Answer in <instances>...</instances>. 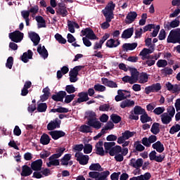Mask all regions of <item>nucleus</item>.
I'll return each mask as SVG.
<instances>
[{
    "instance_id": "nucleus-18",
    "label": "nucleus",
    "mask_w": 180,
    "mask_h": 180,
    "mask_svg": "<svg viewBox=\"0 0 180 180\" xmlns=\"http://www.w3.org/2000/svg\"><path fill=\"white\" fill-rule=\"evenodd\" d=\"M32 88V82L27 81L24 84V87L21 90V96H26L29 94V89Z\"/></svg>"
},
{
    "instance_id": "nucleus-46",
    "label": "nucleus",
    "mask_w": 180,
    "mask_h": 180,
    "mask_svg": "<svg viewBox=\"0 0 180 180\" xmlns=\"http://www.w3.org/2000/svg\"><path fill=\"white\" fill-rule=\"evenodd\" d=\"M38 112L43 113L47 110V103H40L37 106Z\"/></svg>"
},
{
    "instance_id": "nucleus-23",
    "label": "nucleus",
    "mask_w": 180,
    "mask_h": 180,
    "mask_svg": "<svg viewBox=\"0 0 180 180\" xmlns=\"http://www.w3.org/2000/svg\"><path fill=\"white\" fill-rule=\"evenodd\" d=\"M64 151H65V148H59L56 153H55L52 155H51L49 158V161H51L52 160H57V158H60V157L61 155H63V154L64 153Z\"/></svg>"
},
{
    "instance_id": "nucleus-8",
    "label": "nucleus",
    "mask_w": 180,
    "mask_h": 180,
    "mask_svg": "<svg viewBox=\"0 0 180 180\" xmlns=\"http://www.w3.org/2000/svg\"><path fill=\"white\" fill-rule=\"evenodd\" d=\"M87 124L90 127H94V129H96V130H99V129L102 127V124L101 122L98 121L96 118L88 119Z\"/></svg>"
},
{
    "instance_id": "nucleus-42",
    "label": "nucleus",
    "mask_w": 180,
    "mask_h": 180,
    "mask_svg": "<svg viewBox=\"0 0 180 180\" xmlns=\"http://www.w3.org/2000/svg\"><path fill=\"white\" fill-rule=\"evenodd\" d=\"M116 146V143L115 142H105L104 143V148L105 150V154H109V151L112 149V147Z\"/></svg>"
},
{
    "instance_id": "nucleus-47",
    "label": "nucleus",
    "mask_w": 180,
    "mask_h": 180,
    "mask_svg": "<svg viewBox=\"0 0 180 180\" xmlns=\"http://www.w3.org/2000/svg\"><path fill=\"white\" fill-rule=\"evenodd\" d=\"M92 129H91L90 126L83 124L80 127L79 131L82 133H92Z\"/></svg>"
},
{
    "instance_id": "nucleus-13",
    "label": "nucleus",
    "mask_w": 180,
    "mask_h": 180,
    "mask_svg": "<svg viewBox=\"0 0 180 180\" xmlns=\"http://www.w3.org/2000/svg\"><path fill=\"white\" fill-rule=\"evenodd\" d=\"M49 134L51 136L53 140H58V139L65 136V132L63 131H51L49 132Z\"/></svg>"
},
{
    "instance_id": "nucleus-6",
    "label": "nucleus",
    "mask_w": 180,
    "mask_h": 180,
    "mask_svg": "<svg viewBox=\"0 0 180 180\" xmlns=\"http://www.w3.org/2000/svg\"><path fill=\"white\" fill-rule=\"evenodd\" d=\"M136 134L134 131H130L129 130H126L122 134V136L117 139L118 144H123L126 140H129L131 137H133Z\"/></svg>"
},
{
    "instance_id": "nucleus-43",
    "label": "nucleus",
    "mask_w": 180,
    "mask_h": 180,
    "mask_svg": "<svg viewBox=\"0 0 180 180\" xmlns=\"http://www.w3.org/2000/svg\"><path fill=\"white\" fill-rule=\"evenodd\" d=\"M152 120L151 117L148 116V114L146 111L141 115V123H147V122H151Z\"/></svg>"
},
{
    "instance_id": "nucleus-54",
    "label": "nucleus",
    "mask_w": 180,
    "mask_h": 180,
    "mask_svg": "<svg viewBox=\"0 0 180 180\" xmlns=\"http://www.w3.org/2000/svg\"><path fill=\"white\" fill-rule=\"evenodd\" d=\"M111 120L113 123L117 124L122 121V117L116 114L111 115Z\"/></svg>"
},
{
    "instance_id": "nucleus-34",
    "label": "nucleus",
    "mask_w": 180,
    "mask_h": 180,
    "mask_svg": "<svg viewBox=\"0 0 180 180\" xmlns=\"http://www.w3.org/2000/svg\"><path fill=\"white\" fill-rule=\"evenodd\" d=\"M138 79L139 84H146L148 82V75L146 72H142Z\"/></svg>"
},
{
    "instance_id": "nucleus-16",
    "label": "nucleus",
    "mask_w": 180,
    "mask_h": 180,
    "mask_svg": "<svg viewBox=\"0 0 180 180\" xmlns=\"http://www.w3.org/2000/svg\"><path fill=\"white\" fill-rule=\"evenodd\" d=\"M120 45V41L119 39L115 40L114 39H108L105 44L106 47L109 49H113Z\"/></svg>"
},
{
    "instance_id": "nucleus-30",
    "label": "nucleus",
    "mask_w": 180,
    "mask_h": 180,
    "mask_svg": "<svg viewBox=\"0 0 180 180\" xmlns=\"http://www.w3.org/2000/svg\"><path fill=\"white\" fill-rule=\"evenodd\" d=\"M33 57V52H32L30 50L27 51V53H24L22 56H21V60L23 61V63H27L29 60H31V58Z\"/></svg>"
},
{
    "instance_id": "nucleus-2",
    "label": "nucleus",
    "mask_w": 180,
    "mask_h": 180,
    "mask_svg": "<svg viewBox=\"0 0 180 180\" xmlns=\"http://www.w3.org/2000/svg\"><path fill=\"white\" fill-rule=\"evenodd\" d=\"M110 175V172L108 170L102 172H90L89 173V178L96 180H108V176Z\"/></svg>"
},
{
    "instance_id": "nucleus-33",
    "label": "nucleus",
    "mask_w": 180,
    "mask_h": 180,
    "mask_svg": "<svg viewBox=\"0 0 180 180\" xmlns=\"http://www.w3.org/2000/svg\"><path fill=\"white\" fill-rule=\"evenodd\" d=\"M150 131L151 133H153V134L157 135L160 133V123L158 122H154L152 124L151 129H150Z\"/></svg>"
},
{
    "instance_id": "nucleus-62",
    "label": "nucleus",
    "mask_w": 180,
    "mask_h": 180,
    "mask_svg": "<svg viewBox=\"0 0 180 180\" xmlns=\"http://www.w3.org/2000/svg\"><path fill=\"white\" fill-rule=\"evenodd\" d=\"M73 151H82L84 150V145L83 144H77L73 146Z\"/></svg>"
},
{
    "instance_id": "nucleus-21",
    "label": "nucleus",
    "mask_w": 180,
    "mask_h": 180,
    "mask_svg": "<svg viewBox=\"0 0 180 180\" xmlns=\"http://www.w3.org/2000/svg\"><path fill=\"white\" fill-rule=\"evenodd\" d=\"M121 151H123V149L122 148V146H115L110 149L109 151V155L111 157H115L117 154L120 153Z\"/></svg>"
},
{
    "instance_id": "nucleus-56",
    "label": "nucleus",
    "mask_w": 180,
    "mask_h": 180,
    "mask_svg": "<svg viewBox=\"0 0 180 180\" xmlns=\"http://www.w3.org/2000/svg\"><path fill=\"white\" fill-rule=\"evenodd\" d=\"M13 65V57L10 56L7 59V62L6 63V67L9 68V70H12V67Z\"/></svg>"
},
{
    "instance_id": "nucleus-22",
    "label": "nucleus",
    "mask_w": 180,
    "mask_h": 180,
    "mask_svg": "<svg viewBox=\"0 0 180 180\" xmlns=\"http://www.w3.org/2000/svg\"><path fill=\"white\" fill-rule=\"evenodd\" d=\"M152 147L154 150H156L158 153H162L165 148H164V145L161 143V141H158L152 145Z\"/></svg>"
},
{
    "instance_id": "nucleus-28",
    "label": "nucleus",
    "mask_w": 180,
    "mask_h": 180,
    "mask_svg": "<svg viewBox=\"0 0 180 180\" xmlns=\"http://www.w3.org/2000/svg\"><path fill=\"white\" fill-rule=\"evenodd\" d=\"M137 47V43L134 42L132 44H124L122 45V50L124 51H129L131 50H134Z\"/></svg>"
},
{
    "instance_id": "nucleus-7",
    "label": "nucleus",
    "mask_w": 180,
    "mask_h": 180,
    "mask_svg": "<svg viewBox=\"0 0 180 180\" xmlns=\"http://www.w3.org/2000/svg\"><path fill=\"white\" fill-rule=\"evenodd\" d=\"M82 36H86L84 37L89 39V40H98V37H96V34H95V32H94V30L91 29V27H87L84 30H82Z\"/></svg>"
},
{
    "instance_id": "nucleus-26",
    "label": "nucleus",
    "mask_w": 180,
    "mask_h": 180,
    "mask_svg": "<svg viewBox=\"0 0 180 180\" xmlns=\"http://www.w3.org/2000/svg\"><path fill=\"white\" fill-rule=\"evenodd\" d=\"M134 105V101L126 99L120 103V108L124 109L125 108H131Z\"/></svg>"
},
{
    "instance_id": "nucleus-63",
    "label": "nucleus",
    "mask_w": 180,
    "mask_h": 180,
    "mask_svg": "<svg viewBox=\"0 0 180 180\" xmlns=\"http://www.w3.org/2000/svg\"><path fill=\"white\" fill-rule=\"evenodd\" d=\"M152 88L153 89V92H158V91H161V84H152Z\"/></svg>"
},
{
    "instance_id": "nucleus-10",
    "label": "nucleus",
    "mask_w": 180,
    "mask_h": 180,
    "mask_svg": "<svg viewBox=\"0 0 180 180\" xmlns=\"http://www.w3.org/2000/svg\"><path fill=\"white\" fill-rule=\"evenodd\" d=\"M121 153H118L115 155V160L117 162H122L124 160V156L127 155L129 153V148H122V151L120 152Z\"/></svg>"
},
{
    "instance_id": "nucleus-17",
    "label": "nucleus",
    "mask_w": 180,
    "mask_h": 180,
    "mask_svg": "<svg viewBox=\"0 0 180 180\" xmlns=\"http://www.w3.org/2000/svg\"><path fill=\"white\" fill-rule=\"evenodd\" d=\"M160 119L163 124H169L172 122V117L168 115V112H164L160 115Z\"/></svg>"
},
{
    "instance_id": "nucleus-36",
    "label": "nucleus",
    "mask_w": 180,
    "mask_h": 180,
    "mask_svg": "<svg viewBox=\"0 0 180 180\" xmlns=\"http://www.w3.org/2000/svg\"><path fill=\"white\" fill-rule=\"evenodd\" d=\"M56 13H58V15H61L63 18H65V16L68 15V11H67V7L65 6H59L56 11Z\"/></svg>"
},
{
    "instance_id": "nucleus-24",
    "label": "nucleus",
    "mask_w": 180,
    "mask_h": 180,
    "mask_svg": "<svg viewBox=\"0 0 180 180\" xmlns=\"http://www.w3.org/2000/svg\"><path fill=\"white\" fill-rule=\"evenodd\" d=\"M78 102L79 103H82V102H86L89 101V97L88 96L87 92H80L78 94Z\"/></svg>"
},
{
    "instance_id": "nucleus-50",
    "label": "nucleus",
    "mask_w": 180,
    "mask_h": 180,
    "mask_svg": "<svg viewBox=\"0 0 180 180\" xmlns=\"http://www.w3.org/2000/svg\"><path fill=\"white\" fill-rule=\"evenodd\" d=\"M179 130H180V125L179 124H176L170 128L169 133L170 134H175V133H178Z\"/></svg>"
},
{
    "instance_id": "nucleus-59",
    "label": "nucleus",
    "mask_w": 180,
    "mask_h": 180,
    "mask_svg": "<svg viewBox=\"0 0 180 180\" xmlns=\"http://www.w3.org/2000/svg\"><path fill=\"white\" fill-rule=\"evenodd\" d=\"M65 91L66 92H68V94H74V92H75V87L74 86V85L70 84V85H67L65 86Z\"/></svg>"
},
{
    "instance_id": "nucleus-11",
    "label": "nucleus",
    "mask_w": 180,
    "mask_h": 180,
    "mask_svg": "<svg viewBox=\"0 0 180 180\" xmlns=\"http://www.w3.org/2000/svg\"><path fill=\"white\" fill-rule=\"evenodd\" d=\"M43 167V160L38 159L31 163V169L32 171H41Z\"/></svg>"
},
{
    "instance_id": "nucleus-38",
    "label": "nucleus",
    "mask_w": 180,
    "mask_h": 180,
    "mask_svg": "<svg viewBox=\"0 0 180 180\" xmlns=\"http://www.w3.org/2000/svg\"><path fill=\"white\" fill-rule=\"evenodd\" d=\"M38 24V27L40 29L41 27H46V20L43 18L42 16L39 15L35 18Z\"/></svg>"
},
{
    "instance_id": "nucleus-57",
    "label": "nucleus",
    "mask_w": 180,
    "mask_h": 180,
    "mask_svg": "<svg viewBox=\"0 0 180 180\" xmlns=\"http://www.w3.org/2000/svg\"><path fill=\"white\" fill-rule=\"evenodd\" d=\"M74 98H75V94L66 95L65 96V103H71L74 101Z\"/></svg>"
},
{
    "instance_id": "nucleus-14",
    "label": "nucleus",
    "mask_w": 180,
    "mask_h": 180,
    "mask_svg": "<svg viewBox=\"0 0 180 180\" xmlns=\"http://www.w3.org/2000/svg\"><path fill=\"white\" fill-rule=\"evenodd\" d=\"M33 174L32 167L25 165L22 167V172L20 173L21 176H30Z\"/></svg>"
},
{
    "instance_id": "nucleus-3",
    "label": "nucleus",
    "mask_w": 180,
    "mask_h": 180,
    "mask_svg": "<svg viewBox=\"0 0 180 180\" xmlns=\"http://www.w3.org/2000/svg\"><path fill=\"white\" fill-rule=\"evenodd\" d=\"M145 112L146 110L144 108L136 105L134 108V112H131V115H129V119H131V120H139V115H143Z\"/></svg>"
},
{
    "instance_id": "nucleus-29",
    "label": "nucleus",
    "mask_w": 180,
    "mask_h": 180,
    "mask_svg": "<svg viewBox=\"0 0 180 180\" xmlns=\"http://www.w3.org/2000/svg\"><path fill=\"white\" fill-rule=\"evenodd\" d=\"M137 18V13L136 11H131L127 15V23H133L136 18Z\"/></svg>"
},
{
    "instance_id": "nucleus-32",
    "label": "nucleus",
    "mask_w": 180,
    "mask_h": 180,
    "mask_svg": "<svg viewBox=\"0 0 180 180\" xmlns=\"http://www.w3.org/2000/svg\"><path fill=\"white\" fill-rule=\"evenodd\" d=\"M117 94L121 96L124 101V99H127V98H130L131 96L130 91L127 90L120 89L117 91Z\"/></svg>"
},
{
    "instance_id": "nucleus-19",
    "label": "nucleus",
    "mask_w": 180,
    "mask_h": 180,
    "mask_svg": "<svg viewBox=\"0 0 180 180\" xmlns=\"http://www.w3.org/2000/svg\"><path fill=\"white\" fill-rule=\"evenodd\" d=\"M37 53H39L43 58H47L49 57V52L44 46L41 48V45H39L37 48Z\"/></svg>"
},
{
    "instance_id": "nucleus-52",
    "label": "nucleus",
    "mask_w": 180,
    "mask_h": 180,
    "mask_svg": "<svg viewBox=\"0 0 180 180\" xmlns=\"http://www.w3.org/2000/svg\"><path fill=\"white\" fill-rule=\"evenodd\" d=\"M164 112H165V107H158L153 110V113L158 115L164 114Z\"/></svg>"
},
{
    "instance_id": "nucleus-5",
    "label": "nucleus",
    "mask_w": 180,
    "mask_h": 180,
    "mask_svg": "<svg viewBox=\"0 0 180 180\" xmlns=\"http://www.w3.org/2000/svg\"><path fill=\"white\" fill-rule=\"evenodd\" d=\"M23 36L22 32L16 30L9 34V39H11V41H14V43H20L21 40H23Z\"/></svg>"
},
{
    "instance_id": "nucleus-25",
    "label": "nucleus",
    "mask_w": 180,
    "mask_h": 180,
    "mask_svg": "<svg viewBox=\"0 0 180 180\" xmlns=\"http://www.w3.org/2000/svg\"><path fill=\"white\" fill-rule=\"evenodd\" d=\"M30 38L34 44V46H37L40 43V37L36 32L30 34Z\"/></svg>"
},
{
    "instance_id": "nucleus-61",
    "label": "nucleus",
    "mask_w": 180,
    "mask_h": 180,
    "mask_svg": "<svg viewBox=\"0 0 180 180\" xmlns=\"http://www.w3.org/2000/svg\"><path fill=\"white\" fill-rule=\"evenodd\" d=\"M155 28V25L154 24L147 25L143 27V33H146V32H148V31L151 32V30Z\"/></svg>"
},
{
    "instance_id": "nucleus-1",
    "label": "nucleus",
    "mask_w": 180,
    "mask_h": 180,
    "mask_svg": "<svg viewBox=\"0 0 180 180\" xmlns=\"http://www.w3.org/2000/svg\"><path fill=\"white\" fill-rule=\"evenodd\" d=\"M116 7V4H113V1H110L105 6V9L102 11L103 15L105 18V22L101 24V28L104 30L109 28L110 26V22H112L113 19V11H115V8Z\"/></svg>"
},
{
    "instance_id": "nucleus-60",
    "label": "nucleus",
    "mask_w": 180,
    "mask_h": 180,
    "mask_svg": "<svg viewBox=\"0 0 180 180\" xmlns=\"http://www.w3.org/2000/svg\"><path fill=\"white\" fill-rule=\"evenodd\" d=\"M110 109V105L109 104H103L99 106V110L101 112H108Z\"/></svg>"
},
{
    "instance_id": "nucleus-35",
    "label": "nucleus",
    "mask_w": 180,
    "mask_h": 180,
    "mask_svg": "<svg viewBox=\"0 0 180 180\" xmlns=\"http://www.w3.org/2000/svg\"><path fill=\"white\" fill-rule=\"evenodd\" d=\"M82 68H84V66H82V65L75 67L72 69V70L70 71L69 75H72L73 77H78V72H79V71H81Z\"/></svg>"
},
{
    "instance_id": "nucleus-44",
    "label": "nucleus",
    "mask_w": 180,
    "mask_h": 180,
    "mask_svg": "<svg viewBox=\"0 0 180 180\" xmlns=\"http://www.w3.org/2000/svg\"><path fill=\"white\" fill-rule=\"evenodd\" d=\"M71 160V154H66L63 156V158L60 160V165H68L70 161Z\"/></svg>"
},
{
    "instance_id": "nucleus-15",
    "label": "nucleus",
    "mask_w": 180,
    "mask_h": 180,
    "mask_svg": "<svg viewBox=\"0 0 180 180\" xmlns=\"http://www.w3.org/2000/svg\"><path fill=\"white\" fill-rule=\"evenodd\" d=\"M103 141H100L96 144V153L98 155H101V157H103L105 155V151L103 150Z\"/></svg>"
},
{
    "instance_id": "nucleus-31",
    "label": "nucleus",
    "mask_w": 180,
    "mask_h": 180,
    "mask_svg": "<svg viewBox=\"0 0 180 180\" xmlns=\"http://www.w3.org/2000/svg\"><path fill=\"white\" fill-rule=\"evenodd\" d=\"M51 140V139H50V136L47 134H43L40 139V143L43 146H47V144L50 143Z\"/></svg>"
},
{
    "instance_id": "nucleus-64",
    "label": "nucleus",
    "mask_w": 180,
    "mask_h": 180,
    "mask_svg": "<svg viewBox=\"0 0 180 180\" xmlns=\"http://www.w3.org/2000/svg\"><path fill=\"white\" fill-rule=\"evenodd\" d=\"M28 12H30V13H32L33 15H36V13L39 12V6L36 5L30 8Z\"/></svg>"
},
{
    "instance_id": "nucleus-40",
    "label": "nucleus",
    "mask_w": 180,
    "mask_h": 180,
    "mask_svg": "<svg viewBox=\"0 0 180 180\" xmlns=\"http://www.w3.org/2000/svg\"><path fill=\"white\" fill-rule=\"evenodd\" d=\"M151 53H153V51H151V49H147V48H144L139 53V56H141V59L142 60H146V58H147V56H148V54H151Z\"/></svg>"
},
{
    "instance_id": "nucleus-12",
    "label": "nucleus",
    "mask_w": 180,
    "mask_h": 180,
    "mask_svg": "<svg viewBox=\"0 0 180 180\" xmlns=\"http://www.w3.org/2000/svg\"><path fill=\"white\" fill-rule=\"evenodd\" d=\"M67 95V92L64 91H60L56 94L52 96V99L56 102H63Z\"/></svg>"
},
{
    "instance_id": "nucleus-58",
    "label": "nucleus",
    "mask_w": 180,
    "mask_h": 180,
    "mask_svg": "<svg viewBox=\"0 0 180 180\" xmlns=\"http://www.w3.org/2000/svg\"><path fill=\"white\" fill-rule=\"evenodd\" d=\"M167 114L170 117H174L175 116V108L174 106H169L167 107Z\"/></svg>"
},
{
    "instance_id": "nucleus-20",
    "label": "nucleus",
    "mask_w": 180,
    "mask_h": 180,
    "mask_svg": "<svg viewBox=\"0 0 180 180\" xmlns=\"http://www.w3.org/2000/svg\"><path fill=\"white\" fill-rule=\"evenodd\" d=\"M133 33H134V28H128L122 32V39H130L133 36Z\"/></svg>"
},
{
    "instance_id": "nucleus-49",
    "label": "nucleus",
    "mask_w": 180,
    "mask_h": 180,
    "mask_svg": "<svg viewBox=\"0 0 180 180\" xmlns=\"http://www.w3.org/2000/svg\"><path fill=\"white\" fill-rule=\"evenodd\" d=\"M55 39L58 43H60V44H65V43H67V39L63 37L60 34H56L55 35Z\"/></svg>"
},
{
    "instance_id": "nucleus-27",
    "label": "nucleus",
    "mask_w": 180,
    "mask_h": 180,
    "mask_svg": "<svg viewBox=\"0 0 180 180\" xmlns=\"http://www.w3.org/2000/svg\"><path fill=\"white\" fill-rule=\"evenodd\" d=\"M103 84L105 85V86H109V88H117V84L116 82L109 80L107 78H104L101 79Z\"/></svg>"
},
{
    "instance_id": "nucleus-41",
    "label": "nucleus",
    "mask_w": 180,
    "mask_h": 180,
    "mask_svg": "<svg viewBox=\"0 0 180 180\" xmlns=\"http://www.w3.org/2000/svg\"><path fill=\"white\" fill-rule=\"evenodd\" d=\"M57 127H60V123H58L57 121L55 122L53 121H51L47 125V130L51 131L52 130L57 129Z\"/></svg>"
},
{
    "instance_id": "nucleus-55",
    "label": "nucleus",
    "mask_w": 180,
    "mask_h": 180,
    "mask_svg": "<svg viewBox=\"0 0 180 180\" xmlns=\"http://www.w3.org/2000/svg\"><path fill=\"white\" fill-rule=\"evenodd\" d=\"M83 148L84 154H91L92 153V145L89 143L85 144Z\"/></svg>"
},
{
    "instance_id": "nucleus-4",
    "label": "nucleus",
    "mask_w": 180,
    "mask_h": 180,
    "mask_svg": "<svg viewBox=\"0 0 180 180\" xmlns=\"http://www.w3.org/2000/svg\"><path fill=\"white\" fill-rule=\"evenodd\" d=\"M75 157L80 165H86L89 161V156L80 152H77Z\"/></svg>"
},
{
    "instance_id": "nucleus-9",
    "label": "nucleus",
    "mask_w": 180,
    "mask_h": 180,
    "mask_svg": "<svg viewBox=\"0 0 180 180\" xmlns=\"http://www.w3.org/2000/svg\"><path fill=\"white\" fill-rule=\"evenodd\" d=\"M179 20L175 19L170 22H165L164 27L165 30H171V29H175V27H178V26H179Z\"/></svg>"
},
{
    "instance_id": "nucleus-48",
    "label": "nucleus",
    "mask_w": 180,
    "mask_h": 180,
    "mask_svg": "<svg viewBox=\"0 0 180 180\" xmlns=\"http://www.w3.org/2000/svg\"><path fill=\"white\" fill-rule=\"evenodd\" d=\"M94 88L96 92H105L106 91V87L101 84H95Z\"/></svg>"
},
{
    "instance_id": "nucleus-37",
    "label": "nucleus",
    "mask_w": 180,
    "mask_h": 180,
    "mask_svg": "<svg viewBox=\"0 0 180 180\" xmlns=\"http://www.w3.org/2000/svg\"><path fill=\"white\" fill-rule=\"evenodd\" d=\"M134 147L136 151H139V153H141V151H144V150H146V147L141 144V141H135Z\"/></svg>"
},
{
    "instance_id": "nucleus-39",
    "label": "nucleus",
    "mask_w": 180,
    "mask_h": 180,
    "mask_svg": "<svg viewBox=\"0 0 180 180\" xmlns=\"http://www.w3.org/2000/svg\"><path fill=\"white\" fill-rule=\"evenodd\" d=\"M139 72L137 71V69H134L131 72V79H132L134 84H136L137 81L139 80Z\"/></svg>"
},
{
    "instance_id": "nucleus-51",
    "label": "nucleus",
    "mask_w": 180,
    "mask_h": 180,
    "mask_svg": "<svg viewBox=\"0 0 180 180\" xmlns=\"http://www.w3.org/2000/svg\"><path fill=\"white\" fill-rule=\"evenodd\" d=\"M172 72H174V70L169 68H165L162 70V74H163L165 77H168V75H172Z\"/></svg>"
},
{
    "instance_id": "nucleus-53",
    "label": "nucleus",
    "mask_w": 180,
    "mask_h": 180,
    "mask_svg": "<svg viewBox=\"0 0 180 180\" xmlns=\"http://www.w3.org/2000/svg\"><path fill=\"white\" fill-rule=\"evenodd\" d=\"M157 65L159 68H165L168 65V62L166 60L160 59L157 62Z\"/></svg>"
},
{
    "instance_id": "nucleus-45",
    "label": "nucleus",
    "mask_w": 180,
    "mask_h": 180,
    "mask_svg": "<svg viewBox=\"0 0 180 180\" xmlns=\"http://www.w3.org/2000/svg\"><path fill=\"white\" fill-rule=\"evenodd\" d=\"M90 171H103L102 167L99 163H93L89 166Z\"/></svg>"
}]
</instances>
